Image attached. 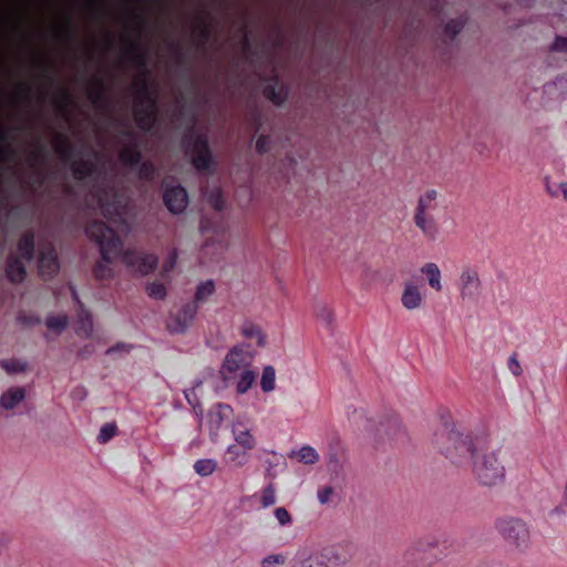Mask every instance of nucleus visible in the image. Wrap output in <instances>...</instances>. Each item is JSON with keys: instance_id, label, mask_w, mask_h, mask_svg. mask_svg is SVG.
I'll use <instances>...</instances> for the list:
<instances>
[{"instance_id": "obj_32", "label": "nucleus", "mask_w": 567, "mask_h": 567, "mask_svg": "<svg viewBox=\"0 0 567 567\" xmlns=\"http://www.w3.org/2000/svg\"><path fill=\"white\" fill-rule=\"evenodd\" d=\"M277 501L276 489L272 484H268L261 489L260 504L264 508L270 507Z\"/></svg>"}, {"instance_id": "obj_2", "label": "nucleus", "mask_w": 567, "mask_h": 567, "mask_svg": "<svg viewBox=\"0 0 567 567\" xmlns=\"http://www.w3.org/2000/svg\"><path fill=\"white\" fill-rule=\"evenodd\" d=\"M433 444L452 463L463 465L468 460H475L480 451H483L485 441L462 434L445 424L434 433Z\"/></svg>"}, {"instance_id": "obj_44", "label": "nucleus", "mask_w": 567, "mask_h": 567, "mask_svg": "<svg viewBox=\"0 0 567 567\" xmlns=\"http://www.w3.org/2000/svg\"><path fill=\"white\" fill-rule=\"evenodd\" d=\"M553 50L567 53V37H557L553 43Z\"/></svg>"}, {"instance_id": "obj_27", "label": "nucleus", "mask_w": 567, "mask_h": 567, "mask_svg": "<svg viewBox=\"0 0 567 567\" xmlns=\"http://www.w3.org/2000/svg\"><path fill=\"white\" fill-rule=\"evenodd\" d=\"M217 468V462L213 458H200L194 463V471L202 477L212 475Z\"/></svg>"}, {"instance_id": "obj_24", "label": "nucleus", "mask_w": 567, "mask_h": 567, "mask_svg": "<svg viewBox=\"0 0 567 567\" xmlns=\"http://www.w3.org/2000/svg\"><path fill=\"white\" fill-rule=\"evenodd\" d=\"M247 452L236 444L229 445L226 450L227 462L237 467L244 466L248 460Z\"/></svg>"}, {"instance_id": "obj_46", "label": "nucleus", "mask_w": 567, "mask_h": 567, "mask_svg": "<svg viewBox=\"0 0 567 567\" xmlns=\"http://www.w3.org/2000/svg\"><path fill=\"white\" fill-rule=\"evenodd\" d=\"M177 260V252L173 251L168 258V261L164 265L165 271H169L174 268Z\"/></svg>"}, {"instance_id": "obj_3", "label": "nucleus", "mask_w": 567, "mask_h": 567, "mask_svg": "<svg viewBox=\"0 0 567 567\" xmlns=\"http://www.w3.org/2000/svg\"><path fill=\"white\" fill-rule=\"evenodd\" d=\"M440 206V193L434 188L425 189L417 198L413 220L421 234L431 241L440 236V227L434 213Z\"/></svg>"}, {"instance_id": "obj_19", "label": "nucleus", "mask_w": 567, "mask_h": 567, "mask_svg": "<svg viewBox=\"0 0 567 567\" xmlns=\"http://www.w3.org/2000/svg\"><path fill=\"white\" fill-rule=\"evenodd\" d=\"M420 272L426 278L429 286L436 292L442 291V272L437 264L426 262L420 268Z\"/></svg>"}, {"instance_id": "obj_40", "label": "nucleus", "mask_w": 567, "mask_h": 567, "mask_svg": "<svg viewBox=\"0 0 567 567\" xmlns=\"http://www.w3.org/2000/svg\"><path fill=\"white\" fill-rule=\"evenodd\" d=\"M333 495L331 486H322L317 491V499L321 505L328 504Z\"/></svg>"}, {"instance_id": "obj_34", "label": "nucleus", "mask_w": 567, "mask_h": 567, "mask_svg": "<svg viewBox=\"0 0 567 567\" xmlns=\"http://www.w3.org/2000/svg\"><path fill=\"white\" fill-rule=\"evenodd\" d=\"M379 270L365 267L361 272L360 280L364 288H370L371 285L379 279Z\"/></svg>"}, {"instance_id": "obj_38", "label": "nucleus", "mask_w": 567, "mask_h": 567, "mask_svg": "<svg viewBox=\"0 0 567 567\" xmlns=\"http://www.w3.org/2000/svg\"><path fill=\"white\" fill-rule=\"evenodd\" d=\"M285 556L282 554H274L265 557L261 560V567H277L285 564Z\"/></svg>"}, {"instance_id": "obj_8", "label": "nucleus", "mask_w": 567, "mask_h": 567, "mask_svg": "<svg viewBox=\"0 0 567 567\" xmlns=\"http://www.w3.org/2000/svg\"><path fill=\"white\" fill-rule=\"evenodd\" d=\"M298 556L301 567H341L344 564L339 551L330 546L313 551L302 549Z\"/></svg>"}, {"instance_id": "obj_13", "label": "nucleus", "mask_w": 567, "mask_h": 567, "mask_svg": "<svg viewBox=\"0 0 567 567\" xmlns=\"http://www.w3.org/2000/svg\"><path fill=\"white\" fill-rule=\"evenodd\" d=\"M164 202L171 213H183L188 205L187 192L179 185L166 187L164 192Z\"/></svg>"}, {"instance_id": "obj_30", "label": "nucleus", "mask_w": 567, "mask_h": 567, "mask_svg": "<svg viewBox=\"0 0 567 567\" xmlns=\"http://www.w3.org/2000/svg\"><path fill=\"white\" fill-rule=\"evenodd\" d=\"M215 285L212 280H207L198 285L195 292V301L204 302L206 301L214 292Z\"/></svg>"}, {"instance_id": "obj_33", "label": "nucleus", "mask_w": 567, "mask_h": 567, "mask_svg": "<svg viewBox=\"0 0 567 567\" xmlns=\"http://www.w3.org/2000/svg\"><path fill=\"white\" fill-rule=\"evenodd\" d=\"M0 365L9 374L19 373V372L24 371V369H25V363L17 360V359L1 360Z\"/></svg>"}, {"instance_id": "obj_18", "label": "nucleus", "mask_w": 567, "mask_h": 567, "mask_svg": "<svg viewBox=\"0 0 567 567\" xmlns=\"http://www.w3.org/2000/svg\"><path fill=\"white\" fill-rule=\"evenodd\" d=\"M243 338L254 341L257 347L265 348L267 344V336L261 327L252 321L246 320L239 328Z\"/></svg>"}, {"instance_id": "obj_48", "label": "nucleus", "mask_w": 567, "mask_h": 567, "mask_svg": "<svg viewBox=\"0 0 567 567\" xmlns=\"http://www.w3.org/2000/svg\"><path fill=\"white\" fill-rule=\"evenodd\" d=\"M153 171L152 166H147V165H144L143 166V169H142V174L145 176V177H148L150 176V173Z\"/></svg>"}, {"instance_id": "obj_23", "label": "nucleus", "mask_w": 567, "mask_h": 567, "mask_svg": "<svg viewBox=\"0 0 567 567\" xmlns=\"http://www.w3.org/2000/svg\"><path fill=\"white\" fill-rule=\"evenodd\" d=\"M6 271L12 282H21L25 276L23 262L13 256L9 258Z\"/></svg>"}, {"instance_id": "obj_21", "label": "nucleus", "mask_w": 567, "mask_h": 567, "mask_svg": "<svg viewBox=\"0 0 567 567\" xmlns=\"http://www.w3.org/2000/svg\"><path fill=\"white\" fill-rule=\"evenodd\" d=\"M256 379V373L252 369H245L239 371L237 379L230 380L228 383H234L238 394H245L251 388Z\"/></svg>"}, {"instance_id": "obj_5", "label": "nucleus", "mask_w": 567, "mask_h": 567, "mask_svg": "<svg viewBox=\"0 0 567 567\" xmlns=\"http://www.w3.org/2000/svg\"><path fill=\"white\" fill-rule=\"evenodd\" d=\"M496 529L508 548L515 553H526L530 547V533L527 525L517 518H501Z\"/></svg>"}, {"instance_id": "obj_10", "label": "nucleus", "mask_w": 567, "mask_h": 567, "mask_svg": "<svg viewBox=\"0 0 567 567\" xmlns=\"http://www.w3.org/2000/svg\"><path fill=\"white\" fill-rule=\"evenodd\" d=\"M184 143L195 168L198 171L208 169L212 164V156L206 138L200 135H189Z\"/></svg>"}, {"instance_id": "obj_42", "label": "nucleus", "mask_w": 567, "mask_h": 567, "mask_svg": "<svg viewBox=\"0 0 567 567\" xmlns=\"http://www.w3.org/2000/svg\"><path fill=\"white\" fill-rule=\"evenodd\" d=\"M546 189L551 197H558L560 193L563 198L567 200V182H561L557 188H553L551 186L547 185Z\"/></svg>"}, {"instance_id": "obj_7", "label": "nucleus", "mask_w": 567, "mask_h": 567, "mask_svg": "<svg viewBox=\"0 0 567 567\" xmlns=\"http://www.w3.org/2000/svg\"><path fill=\"white\" fill-rule=\"evenodd\" d=\"M135 117L142 128H148L155 121L156 105L147 83H135Z\"/></svg>"}, {"instance_id": "obj_28", "label": "nucleus", "mask_w": 567, "mask_h": 567, "mask_svg": "<svg viewBox=\"0 0 567 567\" xmlns=\"http://www.w3.org/2000/svg\"><path fill=\"white\" fill-rule=\"evenodd\" d=\"M33 247H34L33 235L30 233L24 234L19 241L18 249H19L20 255L25 260H30L32 258Z\"/></svg>"}, {"instance_id": "obj_25", "label": "nucleus", "mask_w": 567, "mask_h": 567, "mask_svg": "<svg viewBox=\"0 0 567 567\" xmlns=\"http://www.w3.org/2000/svg\"><path fill=\"white\" fill-rule=\"evenodd\" d=\"M234 439L236 441V445L240 446L245 451H250L256 446V440L249 430L234 429Z\"/></svg>"}, {"instance_id": "obj_41", "label": "nucleus", "mask_w": 567, "mask_h": 567, "mask_svg": "<svg viewBox=\"0 0 567 567\" xmlns=\"http://www.w3.org/2000/svg\"><path fill=\"white\" fill-rule=\"evenodd\" d=\"M317 318L326 324L332 323L334 315L332 310L326 306L317 309Z\"/></svg>"}, {"instance_id": "obj_45", "label": "nucleus", "mask_w": 567, "mask_h": 567, "mask_svg": "<svg viewBox=\"0 0 567 567\" xmlns=\"http://www.w3.org/2000/svg\"><path fill=\"white\" fill-rule=\"evenodd\" d=\"M270 140L268 136H259L256 141V148L258 152L262 153L268 151Z\"/></svg>"}, {"instance_id": "obj_9", "label": "nucleus", "mask_w": 567, "mask_h": 567, "mask_svg": "<svg viewBox=\"0 0 567 567\" xmlns=\"http://www.w3.org/2000/svg\"><path fill=\"white\" fill-rule=\"evenodd\" d=\"M457 289L462 301L476 302L482 293L478 271L473 267H464L458 276Z\"/></svg>"}, {"instance_id": "obj_6", "label": "nucleus", "mask_w": 567, "mask_h": 567, "mask_svg": "<svg viewBox=\"0 0 567 567\" xmlns=\"http://www.w3.org/2000/svg\"><path fill=\"white\" fill-rule=\"evenodd\" d=\"M255 351L248 344L240 343L233 347L225 357L220 373L225 382L237 379L239 371L251 369Z\"/></svg>"}, {"instance_id": "obj_20", "label": "nucleus", "mask_w": 567, "mask_h": 567, "mask_svg": "<svg viewBox=\"0 0 567 567\" xmlns=\"http://www.w3.org/2000/svg\"><path fill=\"white\" fill-rule=\"evenodd\" d=\"M75 333L81 338H90L93 333V320L89 311L80 305L78 320L75 322Z\"/></svg>"}, {"instance_id": "obj_14", "label": "nucleus", "mask_w": 567, "mask_h": 567, "mask_svg": "<svg viewBox=\"0 0 567 567\" xmlns=\"http://www.w3.org/2000/svg\"><path fill=\"white\" fill-rule=\"evenodd\" d=\"M197 315V306L188 303L184 306L175 316L171 317L167 322L169 331L175 333L184 332L192 323Z\"/></svg>"}, {"instance_id": "obj_16", "label": "nucleus", "mask_w": 567, "mask_h": 567, "mask_svg": "<svg viewBox=\"0 0 567 567\" xmlns=\"http://www.w3.org/2000/svg\"><path fill=\"white\" fill-rule=\"evenodd\" d=\"M200 233L204 236H207L206 243L202 246V257L205 256L212 250L214 254L218 252L223 249L221 241L218 240L220 236V229L218 226L210 227L206 220H202L200 223Z\"/></svg>"}, {"instance_id": "obj_12", "label": "nucleus", "mask_w": 567, "mask_h": 567, "mask_svg": "<svg viewBox=\"0 0 567 567\" xmlns=\"http://www.w3.org/2000/svg\"><path fill=\"white\" fill-rule=\"evenodd\" d=\"M122 259L132 271L140 275L150 274L157 265V258L154 255H143L134 250H126Z\"/></svg>"}, {"instance_id": "obj_4", "label": "nucleus", "mask_w": 567, "mask_h": 567, "mask_svg": "<svg viewBox=\"0 0 567 567\" xmlns=\"http://www.w3.org/2000/svg\"><path fill=\"white\" fill-rule=\"evenodd\" d=\"M499 450H489L486 443L473 461V474L484 486H496L505 478V465L499 457Z\"/></svg>"}, {"instance_id": "obj_31", "label": "nucleus", "mask_w": 567, "mask_h": 567, "mask_svg": "<svg viewBox=\"0 0 567 567\" xmlns=\"http://www.w3.org/2000/svg\"><path fill=\"white\" fill-rule=\"evenodd\" d=\"M120 159L126 165H134L140 161V152L136 146H127L121 151Z\"/></svg>"}, {"instance_id": "obj_29", "label": "nucleus", "mask_w": 567, "mask_h": 567, "mask_svg": "<svg viewBox=\"0 0 567 567\" xmlns=\"http://www.w3.org/2000/svg\"><path fill=\"white\" fill-rule=\"evenodd\" d=\"M45 326L50 331L59 334L66 328L68 317L64 315L49 316L45 319Z\"/></svg>"}, {"instance_id": "obj_43", "label": "nucleus", "mask_w": 567, "mask_h": 567, "mask_svg": "<svg viewBox=\"0 0 567 567\" xmlns=\"http://www.w3.org/2000/svg\"><path fill=\"white\" fill-rule=\"evenodd\" d=\"M507 367H508V370L512 372V374H514L515 377H519L523 373L522 365H520L516 354H512L508 358Z\"/></svg>"}, {"instance_id": "obj_39", "label": "nucleus", "mask_w": 567, "mask_h": 567, "mask_svg": "<svg viewBox=\"0 0 567 567\" xmlns=\"http://www.w3.org/2000/svg\"><path fill=\"white\" fill-rule=\"evenodd\" d=\"M274 514L280 526L290 525L292 523L291 515L285 507H277Z\"/></svg>"}, {"instance_id": "obj_35", "label": "nucleus", "mask_w": 567, "mask_h": 567, "mask_svg": "<svg viewBox=\"0 0 567 567\" xmlns=\"http://www.w3.org/2000/svg\"><path fill=\"white\" fill-rule=\"evenodd\" d=\"M117 432V426L114 423H105L97 435L100 443L109 442Z\"/></svg>"}, {"instance_id": "obj_49", "label": "nucleus", "mask_w": 567, "mask_h": 567, "mask_svg": "<svg viewBox=\"0 0 567 567\" xmlns=\"http://www.w3.org/2000/svg\"><path fill=\"white\" fill-rule=\"evenodd\" d=\"M270 99L276 104H280L281 103V99L279 96H277L275 93H272V96Z\"/></svg>"}, {"instance_id": "obj_37", "label": "nucleus", "mask_w": 567, "mask_h": 567, "mask_svg": "<svg viewBox=\"0 0 567 567\" xmlns=\"http://www.w3.org/2000/svg\"><path fill=\"white\" fill-rule=\"evenodd\" d=\"M147 292L150 297L161 300L166 296V288L163 284L152 282L147 286Z\"/></svg>"}, {"instance_id": "obj_36", "label": "nucleus", "mask_w": 567, "mask_h": 567, "mask_svg": "<svg viewBox=\"0 0 567 567\" xmlns=\"http://www.w3.org/2000/svg\"><path fill=\"white\" fill-rule=\"evenodd\" d=\"M207 202L216 209L221 210L224 207V198L220 189L215 188L209 193H206Z\"/></svg>"}, {"instance_id": "obj_1", "label": "nucleus", "mask_w": 567, "mask_h": 567, "mask_svg": "<svg viewBox=\"0 0 567 567\" xmlns=\"http://www.w3.org/2000/svg\"><path fill=\"white\" fill-rule=\"evenodd\" d=\"M99 205L111 226L102 221H93L87 225L86 235L99 245L102 255V260L95 266L94 274L99 279H106L113 276L111 261L121 252L122 243L116 231L124 230L122 226L125 225V220L115 202L109 205L99 198Z\"/></svg>"}, {"instance_id": "obj_15", "label": "nucleus", "mask_w": 567, "mask_h": 567, "mask_svg": "<svg viewBox=\"0 0 567 567\" xmlns=\"http://www.w3.org/2000/svg\"><path fill=\"white\" fill-rule=\"evenodd\" d=\"M59 270V262L55 250L51 244L40 250L39 271L42 277H51Z\"/></svg>"}, {"instance_id": "obj_47", "label": "nucleus", "mask_w": 567, "mask_h": 567, "mask_svg": "<svg viewBox=\"0 0 567 567\" xmlns=\"http://www.w3.org/2000/svg\"><path fill=\"white\" fill-rule=\"evenodd\" d=\"M126 349V351H128V348L125 346V344H117L116 347H113V348H110L106 353L107 354H111L113 352H116V351H120L121 349Z\"/></svg>"}, {"instance_id": "obj_26", "label": "nucleus", "mask_w": 567, "mask_h": 567, "mask_svg": "<svg viewBox=\"0 0 567 567\" xmlns=\"http://www.w3.org/2000/svg\"><path fill=\"white\" fill-rule=\"evenodd\" d=\"M276 386V371L274 367L267 365L264 368L260 378V388L264 392H271Z\"/></svg>"}, {"instance_id": "obj_11", "label": "nucleus", "mask_w": 567, "mask_h": 567, "mask_svg": "<svg viewBox=\"0 0 567 567\" xmlns=\"http://www.w3.org/2000/svg\"><path fill=\"white\" fill-rule=\"evenodd\" d=\"M400 302L406 311L421 310L425 305V290L422 285L406 280L402 285Z\"/></svg>"}, {"instance_id": "obj_22", "label": "nucleus", "mask_w": 567, "mask_h": 567, "mask_svg": "<svg viewBox=\"0 0 567 567\" xmlns=\"http://www.w3.org/2000/svg\"><path fill=\"white\" fill-rule=\"evenodd\" d=\"M291 457L306 465H313L320 458L319 453L310 445H303L299 450L292 451Z\"/></svg>"}, {"instance_id": "obj_17", "label": "nucleus", "mask_w": 567, "mask_h": 567, "mask_svg": "<svg viewBox=\"0 0 567 567\" xmlns=\"http://www.w3.org/2000/svg\"><path fill=\"white\" fill-rule=\"evenodd\" d=\"M25 389L22 386H11L0 395V406L6 411H11L19 406L25 400Z\"/></svg>"}]
</instances>
